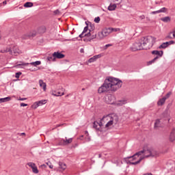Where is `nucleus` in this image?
Listing matches in <instances>:
<instances>
[{
	"mask_svg": "<svg viewBox=\"0 0 175 175\" xmlns=\"http://www.w3.org/2000/svg\"><path fill=\"white\" fill-rule=\"evenodd\" d=\"M117 122H118V116L116 113H112L103 116L99 122L95 121L93 123V127L100 132H105L110 126L113 124H117Z\"/></svg>",
	"mask_w": 175,
	"mask_h": 175,
	"instance_id": "1",
	"label": "nucleus"
},
{
	"mask_svg": "<svg viewBox=\"0 0 175 175\" xmlns=\"http://www.w3.org/2000/svg\"><path fill=\"white\" fill-rule=\"evenodd\" d=\"M159 152L157 150L151 148H145L143 150H141L135 153L132 157H127V159H130L129 162L131 165H138L143 159L146 158H150V157H158Z\"/></svg>",
	"mask_w": 175,
	"mask_h": 175,
	"instance_id": "2",
	"label": "nucleus"
},
{
	"mask_svg": "<svg viewBox=\"0 0 175 175\" xmlns=\"http://www.w3.org/2000/svg\"><path fill=\"white\" fill-rule=\"evenodd\" d=\"M122 87V81L117 78L109 77L105 80L104 83L98 88V94H103L112 91L116 92L117 90H120Z\"/></svg>",
	"mask_w": 175,
	"mask_h": 175,
	"instance_id": "3",
	"label": "nucleus"
},
{
	"mask_svg": "<svg viewBox=\"0 0 175 175\" xmlns=\"http://www.w3.org/2000/svg\"><path fill=\"white\" fill-rule=\"evenodd\" d=\"M157 41V38L152 36H148V37H142L140 38V43L142 44L144 47V50H147L148 49H151L154 44Z\"/></svg>",
	"mask_w": 175,
	"mask_h": 175,
	"instance_id": "4",
	"label": "nucleus"
},
{
	"mask_svg": "<svg viewBox=\"0 0 175 175\" xmlns=\"http://www.w3.org/2000/svg\"><path fill=\"white\" fill-rule=\"evenodd\" d=\"M1 53H9L11 55H18L21 51L18 49V46L11 45L2 49Z\"/></svg>",
	"mask_w": 175,
	"mask_h": 175,
	"instance_id": "5",
	"label": "nucleus"
},
{
	"mask_svg": "<svg viewBox=\"0 0 175 175\" xmlns=\"http://www.w3.org/2000/svg\"><path fill=\"white\" fill-rule=\"evenodd\" d=\"M62 58H65V55L61 53L60 52H54L53 53L52 57H49V61H55V59H62Z\"/></svg>",
	"mask_w": 175,
	"mask_h": 175,
	"instance_id": "6",
	"label": "nucleus"
},
{
	"mask_svg": "<svg viewBox=\"0 0 175 175\" xmlns=\"http://www.w3.org/2000/svg\"><path fill=\"white\" fill-rule=\"evenodd\" d=\"M131 50L133 51H137V50H144V47L143 46V44L140 42V39L139 41L135 42L131 46Z\"/></svg>",
	"mask_w": 175,
	"mask_h": 175,
	"instance_id": "7",
	"label": "nucleus"
},
{
	"mask_svg": "<svg viewBox=\"0 0 175 175\" xmlns=\"http://www.w3.org/2000/svg\"><path fill=\"white\" fill-rule=\"evenodd\" d=\"M41 64V61H36L31 63H24L21 62L20 64L16 65V66H27V65H31L32 66H38V65H40Z\"/></svg>",
	"mask_w": 175,
	"mask_h": 175,
	"instance_id": "8",
	"label": "nucleus"
},
{
	"mask_svg": "<svg viewBox=\"0 0 175 175\" xmlns=\"http://www.w3.org/2000/svg\"><path fill=\"white\" fill-rule=\"evenodd\" d=\"M105 101L106 103H108L109 105H113L114 102H116V97L114 96L109 94L105 98Z\"/></svg>",
	"mask_w": 175,
	"mask_h": 175,
	"instance_id": "9",
	"label": "nucleus"
},
{
	"mask_svg": "<svg viewBox=\"0 0 175 175\" xmlns=\"http://www.w3.org/2000/svg\"><path fill=\"white\" fill-rule=\"evenodd\" d=\"M27 165L29 167H31L33 173H35L36 174H38V173H39V170H38V167H36V164H35V163L30 162L28 163Z\"/></svg>",
	"mask_w": 175,
	"mask_h": 175,
	"instance_id": "10",
	"label": "nucleus"
},
{
	"mask_svg": "<svg viewBox=\"0 0 175 175\" xmlns=\"http://www.w3.org/2000/svg\"><path fill=\"white\" fill-rule=\"evenodd\" d=\"M72 142H73V139L72 138L68 139V137H65V139H62L60 141V144H62V146H68Z\"/></svg>",
	"mask_w": 175,
	"mask_h": 175,
	"instance_id": "11",
	"label": "nucleus"
},
{
	"mask_svg": "<svg viewBox=\"0 0 175 175\" xmlns=\"http://www.w3.org/2000/svg\"><path fill=\"white\" fill-rule=\"evenodd\" d=\"M100 57H102V55H96L93 56L92 57L90 58L88 62H86L87 65H88V64H92V62H95L96 59L100 58Z\"/></svg>",
	"mask_w": 175,
	"mask_h": 175,
	"instance_id": "12",
	"label": "nucleus"
},
{
	"mask_svg": "<svg viewBox=\"0 0 175 175\" xmlns=\"http://www.w3.org/2000/svg\"><path fill=\"white\" fill-rule=\"evenodd\" d=\"M169 140L170 142H171V143H173L175 142V129H173L171 131L169 136Z\"/></svg>",
	"mask_w": 175,
	"mask_h": 175,
	"instance_id": "13",
	"label": "nucleus"
},
{
	"mask_svg": "<svg viewBox=\"0 0 175 175\" xmlns=\"http://www.w3.org/2000/svg\"><path fill=\"white\" fill-rule=\"evenodd\" d=\"M84 36H88L90 38L89 40H92L93 39L96 38V33H94V32H91V31H90L88 33H85Z\"/></svg>",
	"mask_w": 175,
	"mask_h": 175,
	"instance_id": "14",
	"label": "nucleus"
},
{
	"mask_svg": "<svg viewBox=\"0 0 175 175\" xmlns=\"http://www.w3.org/2000/svg\"><path fill=\"white\" fill-rule=\"evenodd\" d=\"M173 43H174L173 41L163 42L159 46V49H166V47H169V46L173 44Z\"/></svg>",
	"mask_w": 175,
	"mask_h": 175,
	"instance_id": "15",
	"label": "nucleus"
},
{
	"mask_svg": "<svg viewBox=\"0 0 175 175\" xmlns=\"http://www.w3.org/2000/svg\"><path fill=\"white\" fill-rule=\"evenodd\" d=\"M106 38V36L105 35V33L103 32V30L101 31H99L97 34V38L99 39L100 40H102Z\"/></svg>",
	"mask_w": 175,
	"mask_h": 175,
	"instance_id": "16",
	"label": "nucleus"
},
{
	"mask_svg": "<svg viewBox=\"0 0 175 175\" xmlns=\"http://www.w3.org/2000/svg\"><path fill=\"white\" fill-rule=\"evenodd\" d=\"M59 172H64V170H66V164H65V163L59 162Z\"/></svg>",
	"mask_w": 175,
	"mask_h": 175,
	"instance_id": "17",
	"label": "nucleus"
},
{
	"mask_svg": "<svg viewBox=\"0 0 175 175\" xmlns=\"http://www.w3.org/2000/svg\"><path fill=\"white\" fill-rule=\"evenodd\" d=\"M37 33H38L35 30H32L29 33H27L26 36H27V38H34V36H36Z\"/></svg>",
	"mask_w": 175,
	"mask_h": 175,
	"instance_id": "18",
	"label": "nucleus"
},
{
	"mask_svg": "<svg viewBox=\"0 0 175 175\" xmlns=\"http://www.w3.org/2000/svg\"><path fill=\"white\" fill-rule=\"evenodd\" d=\"M116 9H117V4L115 3H111L108 7V10H109V12H113V10H116Z\"/></svg>",
	"mask_w": 175,
	"mask_h": 175,
	"instance_id": "19",
	"label": "nucleus"
},
{
	"mask_svg": "<svg viewBox=\"0 0 175 175\" xmlns=\"http://www.w3.org/2000/svg\"><path fill=\"white\" fill-rule=\"evenodd\" d=\"M104 34L107 36H109L110 33H111V30H110V27L105 28L103 29Z\"/></svg>",
	"mask_w": 175,
	"mask_h": 175,
	"instance_id": "20",
	"label": "nucleus"
},
{
	"mask_svg": "<svg viewBox=\"0 0 175 175\" xmlns=\"http://www.w3.org/2000/svg\"><path fill=\"white\" fill-rule=\"evenodd\" d=\"M165 102H166V98L163 97L162 98H160L159 101L157 102L158 106H162L165 105Z\"/></svg>",
	"mask_w": 175,
	"mask_h": 175,
	"instance_id": "21",
	"label": "nucleus"
},
{
	"mask_svg": "<svg viewBox=\"0 0 175 175\" xmlns=\"http://www.w3.org/2000/svg\"><path fill=\"white\" fill-rule=\"evenodd\" d=\"M152 54L154 55H159V57H162L163 55V51H152Z\"/></svg>",
	"mask_w": 175,
	"mask_h": 175,
	"instance_id": "22",
	"label": "nucleus"
},
{
	"mask_svg": "<svg viewBox=\"0 0 175 175\" xmlns=\"http://www.w3.org/2000/svg\"><path fill=\"white\" fill-rule=\"evenodd\" d=\"M39 84H40V87H41L44 91H46V83L43 82V80L40 79L39 81Z\"/></svg>",
	"mask_w": 175,
	"mask_h": 175,
	"instance_id": "23",
	"label": "nucleus"
},
{
	"mask_svg": "<svg viewBox=\"0 0 175 175\" xmlns=\"http://www.w3.org/2000/svg\"><path fill=\"white\" fill-rule=\"evenodd\" d=\"M10 100H12V98L10 96L0 98V103H5V102H10Z\"/></svg>",
	"mask_w": 175,
	"mask_h": 175,
	"instance_id": "24",
	"label": "nucleus"
},
{
	"mask_svg": "<svg viewBox=\"0 0 175 175\" xmlns=\"http://www.w3.org/2000/svg\"><path fill=\"white\" fill-rule=\"evenodd\" d=\"M38 33H44L46 32V27L42 26L38 29Z\"/></svg>",
	"mask_w": 175,
	"mask_h": 175,
	"instance_id": "25",
	"label": "nucleus"
},
{
	"mask_svg": "<svg viewBox=\"0 0 175 175\" xmlns=\"http://www.w3.org/2000/svg\"><path fill=\"white\" fill-rule=\"evenodd\" d=\"M154 128L155 129H157V128H161V120L159 119L155 120Z\"/></svg>",
	"mask_w": 175,
	"mask_h": 175,
	"instance_id": "26",
	"label": "nucleus"
},
{
	"mask_svg": "<svg viewBox=\"0 0 175 175\" xmlns=\"http://www.w3.org/2000/svg\"><path fill=\"white\" fill-rule=\"evenodd\" d=\"M87 32H88V26H86L84 29L83 31L82 32L81 34L79 35V38H84V33H87Z\"/></svg>",
	"mask_w": 175,
	"mask_h": 175,
	"instance_id": "27",
	"label": "nucleus"
},
{
	"mask_svg": "<svg viewBox=\"0 0 175 175\" xmlns=\"http://www.w3.org/2000/svg\"><path fill=\"white\" fill-rule=\"evenodd\" d=\"M161 21L163 23H170V17L166 16L161 18Z\"/></svg>",
	"mask_w": 175,
	"mask_h": 175,
	"instance_id": "28",
	"label": "nucleus"
},
{
	"mask_svg": "<svg viewBox=\"0 0 175 175\" xmlns=\"http://www.w3.org/2000/svg\"><path fill=\"white\" fill-rule=\"evenodd\" d=\"M38 103V106H43V105H46L47 103V100H41L40 101H37Z\"/></svg>",
	"mask_w": 175,
	"mask_h": 175,
	"instance_id": "29",
	"label": "nucleus"
},
{
	"mask_svg": "<svg viewBox=\"0 0 175 175\" xmlns=\"http://www.w3.org/2000/svg\"><path fill=\"white\" fill-rule=\"evenodd\" d=\"M33 6V3L31 2H27L24 4L25 8H32Z\"/></svg>",
	"mask_w": 175,
	"mask_h": 175,
	"instance_id": "30",
	"label": "nucleus"
},
{
	"mask_svg": "<svg viewBox=\"0 0 175 175\" xmlns=\"http://www.w3.org/2000/svg\"><path fill=\"white\" fill-rule=\"evenodd\" d=\"M39 107V104L37 102H35L32 105H31V109H33L34 110L38 109Z\"/></svg>",
	"mask_w": 175,
	"mask_h": 175,
	"instance_id": "31",
	"label": "nucleus"
},
{
	"mask_svg": "<svg viewBox=\"0 0 175 175\" xmlns=\"http://www.w3.org/2000/svg\"><path fill=\"white\" fill-rule=\"evenodd\" d=\"M65 94L64 93V92H62V93H61V92H53L52 93V95H54V96H62V95H64Z\"/></svg>",
	"mask_w": 175,
	"mask_h": 175,
	"instance_id": "32",
	"label": "nucleus"
},
{
	"mask_svg": "<svg viewBox=\"0 0 175 175\" xmlns=\"http://www.w3.org/2000/svg\"><path fill=\"white\" fill-rule=\"evenodd\" d=\"M168 38H170V39H173V38H175V30L170 33Z\"/></svg>",
	"mask_w": 175,
	"mask_h": 175,
	"instance_id": "33",
	"label": "nucleus"
},
{
	"mask_svg": "<svg viewBox=\"0 0 175 175\" xmlns=\"http://www.w3.org/2000/svg\"><path fill=\"white\" fill-rule=\"evenodd\" d=\"M110 30H111V32H118V31H120V29L110 27Z\"/></svg>",
	"mask_w": 175,
	"mask_h": 175,
	"instance_id": "34",
	"label": "nucleus"
},
{
	"mask_svg": "<svg viewBox=\"0 0 175 175\" xmlns=\"http://www.w3.org/2000/svg\"><path fill=\"white\" fill-rule=\"evenodd\" d=\"M113 2H114L115 5H120L122 2V0H113Z\"/></svg>",
	"mask_w": 175,
	"mask_h": 175,
	"instance_id": "35",
	"label": "nucleus"
},
{
	"mask_svg": "<svg viewBox=\"0 0 175 175\" xmlns=\"http://www.w3.org/2000/svg\"><path fill=\"white\" fill-rule=\"evenodd\" d=\"M167 9L166 8H163L159 10V13H165L167 12Z\"/></svg>",
	"mask_w": 175,
	"mask_h": 175,
	"instance_id": "36",
	"label": "nucleus"
},
{
	"mask_svg": "<svg viewBox=\"0 0 175 175\" xmlns=\"http://www.w3.org/2000/svg\"><path fill=\"white\" fill-rule=\"evenodd\" d=\"M170 95H172V92H169L164 98H166V99H168V98H170Z\"/></svg>",
	"mask_w": 175,
	"mask_h": 175,
	"instance_id": "37",
	"label": "nucleus"
},
{
	"mask_svg": "<svg viewBox=\"0 0 175 175\" xmlns=\"http://www.w3.org/2000/svg\"><path fill=\"white\" fill-rule=\"evenodd\" d=\"M111 46H113V44H106V45L104 46V49H105V50H107L108 47H111Z\"/></svg>",
	"mask_w": 175,
	"mask_h": 175,
	"instance_id": "38",
	"label": "nucleus"
},
{
	"mask_svg": "<svg viewBox=\"0 0 175 175\" xmlns=\"http://www.w3.org/2000/svg\"><path fill=\"white\" fill-rule=\"evenodd\" d=\"M46 165L49 166L50 169H53V167H54V165H53L50 162L46 163Z\"/></svg>",
	"mask_w": 175,
	"mask_h": 175,
	"instance_id": "39",
	"label": "nucleus"
},
{
	"mask_svg": "<svg viewBox=\"0 0 175 175\" xmlns=\"http://www.w3.org/2000/svg\"><path fill=\"white\" fill-rule=\"evenodd\" d=\"M94 21L98 24L100 21V18L99 16L95 18Z\"/></svg>",
	"mask_w": 175,
	"mask_h": 175,
	"instance_id": "40",
	"label": "nucleus"
},
{
	"mask_svg": "<svg viewBox=\"0 0 175 175\" xmlns=\"http://www.w3.org/2000/svg\"><path fill=\"white\" fill-rule=\"evenodd\" d=\"M164 116H165V117H170V115L169 114V113L167 112V111H165L164 112Z\"/></svg>",
	"mask_w": 175,
	"mask_h": 175,
	"instance_id": "41",
	"label": "nucleus"
},
{
	"mask_svg": "<svg viewBox=\"0 0 175 175\" xmlns=\"http://www.w3.org/2000/svg\"><path fill=\"white\" fill-rule=\"evenodd\" d=\"M20 76H21V72H16V79H18V77H20Z\"/></svg>",
	"mask_w": 175,
	"mask_h": 175,
	"instance_id": "42",
	"label": "nucleus"
},
{
	"mask_svg": "<svg viewBox=\"0 0 175 175\" xmlns=\"http://www.w3.org/2000/svg\"><path fill=\"white\" fill-rule=\"evenodd\" d=\"M25 106H28V104H25L24 103H21V107H25Z\"/></svg>",
	"mask_w": 175,
	"mask_h": 175,
	"instance_id": "43",
	"label": "nucleus"
},
{
	"mask_svg": "<svg viewBox=\"0 0 175 175\" xmlns=\"http://www.w3.org/2000/svg\"><path fill=\"white\" fill-rule=\"evenodd\" d=\"M158 13H160V12H159V10L153 11V12H151V14H157Z\"/></svg>",
	"mask_w": 175,
	"mask_h": 175,
	"instance_id": "44",
	"label": "nucleus"
},
{
	"mask_svg": "<svg viewBox=\"0 0 175 175\" xmlns=\"http://www.w3.org/2000/svg\"><path fill=\"white\" fill-rule=\"evenodd\" d=\"M158 58H159L158 56L154 57V59L150 62V63L152 64V62H155L156 59H158Z\"/></svg>",
	"mask_w": 175,
	"mask_h": 175,
	"instance_id": "45",
	"label": "nucleus"
},
{
	"mask_svg": "<svg viewBox=\"0 0 175 175\" xmlns=\"http://www.w3.org/2000/svg\"><path fill=\"white\" fill-rule=\"evenodd\" d=\"M54 14H59V10H55Z\"/></svg>",
	"mask_w": 175,
	"mask_h": 175,
	"instance_id": "46",
	"label": "nucleus"
},
{
	"mask_svg": "<svg viewBox=\"0 0 175 175\" xmlns=\"http://www.w3.org/2000/svg\"><path fill=\"white\" fill-rule=\"evenodd\" d=\"M18 100H27V98H20Z\"/></svg>",
	"mask_w": 175,
	"mask_h": 175,
	"instance_id": "47",
	"label": "nucleus"
},
{
	"mask_svg": "<svg viewBox=\"0 0 175 175\" xmlns=\"http://www.w3.org/2000/svg\"><path fill=\"white\" fill-rule=\"evenodd\" d=\"M62 125H64V124H57L55 126V128H59V126H62Z\"/></svg>",
	"mask_w": 175,
	"mask_h": 175,
	"instance_id": "48",
	"label": "nucleus"
},
{
	"mask_svg": "<svg viewBox=\"0 0 175 175\" xmlns=\"http://www.w3.org/2000/svg\"><path fill=\"white\" fill-rule=\"evenodd\" d=\"M140 18H142V20H144V18H146V17L144 16V15L141 16Z\"/></svg>",
	"mask_w": 175,
	"mask_h": 175,
	"instance_id": "49",
	"label": "nucleus"
},
{
	"mask_svg": "<svg viewBox=\"0 0 175 175\" xmlns=\"http://www.w3.org/2000/svg\"><path fill=\"white\" fill-rule=\"evenodd\" d=\"M80 53H84V49H81Z\"/></svg>",
	"mask_w": 175,
	"mask_h": 175,
	"instance_id": "50",
	"label": "nucleus"
},
{
	"mask_svg": "<svg viewBox=\"0 0 175 175\" xmlns=\"http://www.w3.org/2000/svg\"><path fill=\"white\" fill-rule=\"evenodd\" d=\"M6 3H8V2H7L6 1H4L3 2V5H6Z\"/></svg>",
	"mask_w": 175,
	"mask_h": 175,
	"instance_id": "51",
	"label": "nucleus"
},
{
	"mask_svg": "<svg viewBox=\"0 0 175 175\" xmlns=\"http://www.w3.org/2000/svg\"><path fill=\"white\" fill-rule=\"evenodd\" d=\"M41 167H46V165H44V164L42 165Z\"/></svg>",
	"mask_w": 175,
	"mask_h": 175,
	"instance_id": "52",
	"label": "nucleus"
},
{
	"mask_svg": "<svg viewBox=\"0 0 175 175\" xmlns=\"http://www.w3.org/2000/svg\"><path fill=\"white\" fill-rule=\"evenodd\" d=\"M87 142H91V138H88Z\"/></svg>",
	"mask_w": 175,
	"mask_h": 175,
	"instance_id": "53",
	"label": "nucleus"
},
{
	"mask_svg": "<svg viewBox=\"0 0 175 175\" xmlns=\"http://www.w3.org/2000/svg\"><path fill=\"white\" fill-rule=\"evenodd\" d=\"M85 133L87 136H88V131H85Z\"/></svg>",
	"mask_w": 175,
	"mask_h": 175,
	"instance_id": "54",
	"label": "nucleus"
},
{
	"mask_svg": "<svg viewBox=\"0 0 175 175\" xmlns=\"http://www.w3.org/2000/svg\"><path fill=\"white\" fill-rule=\"evenodd\" d=\"M102 154H98V158H101Z\"/></svg>",
	"mask_w": 175,
	"mask_h": 175,
	"instance_id": "55",
	"label": "nucleus"
},
{
	"mask_svg": "<svg viewBox=\"0 0 175 175\" xmlns=\"http://www.w3.org/2000/svg\"><path fill=\"white\" fill-rule=\"evenodd\" d=\"M125 103H126V101H123V105H125Z\"/></svg>",
	"mask_w": 175,
	"mask_h": 175,
	"instance_id": "56",
	"label": "nucleus"
},
{
	"mask_svg": "<svg viewBox=\"0 0 175 175\" xmlns=\"http://www.w3.org/2000/svg\"><path fill=\"white\" fill-rule=\"evenodd\" d=\"M80 139L82 140L83 139V135L81 137H80Z\"/></svg>",
	"mask_w": 175,
	"mask_h": 175,
	"instance_id": "57",
	"label": "nucleus"
},
{
	"mask_svg": "<svg viewBox=\"0 0 175 175\" xmlns=\"http://www.w3.org/2000/svg\"><path fill=\"white\" fill-rule=\"evenodd\" d=\"M168 121H170V118L168 119Z\"/></svg>",
	"mask_w": 175,
	"mask_h": 175,
	"instance_id": "58",
	"label": "nucleus"
}]
</instances>
